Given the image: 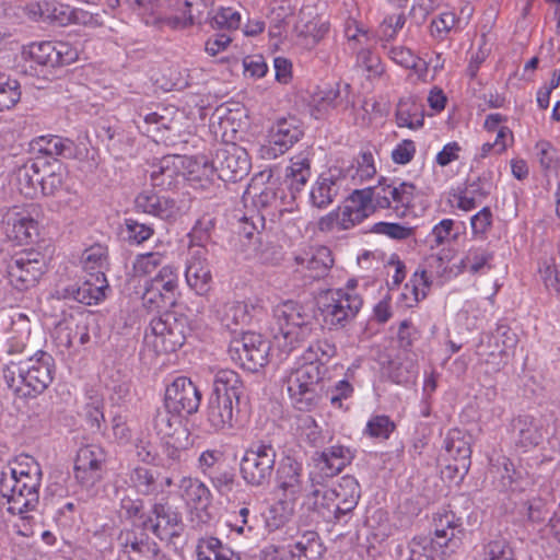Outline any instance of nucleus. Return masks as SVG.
Instances as JSON below:
<instances>
[{"label": "nucleus", "mask_w": 560, "mask_h": 560, "mask_svg": "<svg viewBox=\"0 0 560 560\" xmlns=\"http://www.w3.org/2000/svg\"><path fill=\"white\" fill-rule=\"evenodd\" d=\"M346 176L340 167L332 166L322 172L310 191L311 203L319 209L327 208L338 196Z\"/></svg>", "instance_id": "b1692460"}, {"label": "nucleus", "mask_w": 560, "mask_h": 560, "mask_svg": "<svg viewBox=\"0 0 560 560\" xmlns=\"http://www.w3.org/2000/svg\"><path fill=\"white\" fill-rule=\"evenodd\" d=\"M303 466L293 457H284L279 463L276 486L282 497L298 500L303 492Z\"/></svg>", "instance_id": "bb28decb"}, {"label": "nucleus", "mask_w": 560, "mask_h": 560, "mask_svg": "<svg viewBox=\"0 0 560 560\" xmlns=\"http://www.w3.org/2000/svg\"><path fill=\"white\" fill-rule=\"evenodd\" d=\"M243 394V382L236 372L221 369L214 373L207 409V421L213 430L225 431L235 427Z\"/></svg>", "instance_id": "7ed1b4c3"}, {"label": "nucleus", "mask_w": 560, "mask_h": 560, "mask_svg": "<svg viewBox=\"0 0 560 560\" xmlns=\"http://www.w3.org/2000/svg\"><path fill=\"white\" fill-rule=\"evenodd\" d=\"M311 176V152L304 150L293 155L287 167V177L291 180V187L300 190Z\"/></svg>", "instance_id": "49530a36"}, {"label": "nucleus", "mask_w": 560, "mask_h": 560, "mask_svg": "<svg viewBox=\"0 0 560 560\" xmlns=\"http://www.w3.org/2000/svg\"><path fill=\"white\" fill-rule=\"evenodd\" d=\"M357 66L366 73L369 79L381 78L385 72V67L380 56L368 48H362L358 51Z\"/></svg>", "instance_id": "0e129e2a"}, {"label": "nucleus", "mask_w": 560, "mask_h": 560, "mask_svg": "<svg viewBox=\"0 0 560 560\" xmlns=\"http://www.w3.org/2000/svg\"><path fill=\"white\" fill-rule=\"evenodd\" d=\"M18 188L27 198L40 192V167L37 162L25 163L16 171Z\"/></svg>", "instance_id": "c03bdc74"}, {"label": "nucleus", "mask_w": 560, "mask_h": 560, "mask_svg": "<svg viewBox=\"0 0 560 560\" xmlns=\"http://www.w3.org/2000/svg\"><path fill=\"white\" fill-rule=\"evenodd\" d=\"M162 440L155 466L173 470L179 469L180 464L185 460V442L187 440H179V442H176V438Z\"/></svg>", "instance_id": "37998d69"}, {"label": "nucleus", "mask_w": 560, "mask_h": 560, "mask_svg": "<svg viewBox=\"0 0 560 560\" xmlns=\"http://www.w3.org/2000/svg\"><path fill=\"white\" fill-rule=\"evenodd\" d=\"M269 350V342L261 335L252 331L234 338L229 346L231 360L252 372L267 364Z\"/></svg>", "instance_id": "ddd939ff"}, {"label": "nucleus", "mask_w": 560, "mask_h": 560, "mask_svg": "<svg viewBox=\"0 0 560 560\" xmlns=\"http://www.w3.org/2000/svg\"><path fill=\"white\" fill-rule=\"evenodd\" d=\"M381 209L376 205L374 187L354 190L337 209L322 217L318 230L332 232L349 230Z\"/></svg>", "instance_id": "39448f33"}, {"label": "nucleus", "mask_w": 560, "mask_h": 560, "mask_svg": "<svg viewBox=\"0 0 560 560\" xmlns=\"http://www.w3.org/2000/svg\"><path fill=\"white\" fill-rule=\"evenodd\" d=\"M106 290H108V282L105 276H86L82 284L67 289L66 296L82 304L92 305L105 298Z\"/></svg>", "instance_id": "473e14b6"}, {"label": "nucleus", "mask_w": 560, "mask_h": 560, "mask_svg": "<svg viewBox=\"0 0 560 560\" xmlns=\"http://www.w3.org/2000/svg\"><path fill=\"white\" fill-rule=\"evenodd\" d=\"M201 402V394L197 386L187 377L175 378L165 389L164 407L182 415L197 412Z\"/></svg>", "instance_id": "4be33fe9"}, {"label": "nucleus", "mask_w": 560, "mask_h": 560, "mask_svg": "<svg viewBox=\"0 0 560 560\" xmlns=\"http://www.w3.org/2000/svg\"><path fill=\"white\" fill-rule=\"evenodd\" d=\"M208 249L198 247L189 252L185 278L188 287L197 294L203 295L209 292L212 283V273L208 262Z\"/></svg>", "instance_id": "393cba45"}, {"label": "nucleus", "mask_w": 560, "mask_h": 560, "mask_svg": "<svg viewBox=\"0 0 560 560\" xmlns=\"http://www.w3.org/2000/svg\"><path fill=\"white\" fill-rule=\"evenodd\" d=\"M45 271V257L35 250L15 254L8 265L9 280L21 291L33 288Z\"/></svg>", "instance_id": "4468645a"}, {"label": "nucleus", "mask_w": 560, "mask_h": 560, "mask_svg": "<svg viewBox=\"0 0 560 560\" xmlns=\"http://www.w3.org/2000/svg\"><path fill=\"white\" fill-rule=\"evenodd\" d=\"M386 54L396 65L405 69H412L419 78H424L428 63L416 56L411 49L405 46H390Z\"/></svg>", "instance_id": "603ef678"}, {"label": "nucleus", "mask_w": 560, "mask_h": 560, "mask_svg": "<svg viewBox=\"0 0 560 560\" xmlns=\"http://www.w3.org/2000/svg\"><path fill=\"white\" fill-rule=\"evenodd\" d=\"M329 22L313 14L311 9H302L295 30L300 36L311 39L313 44H317L329 32Z\"/></svg>", "instance_id": "ea45409f"}, {"label": "nucleus", "mask_w": 560, "mask_h": 560, "mask_svg": "<svg viewBox=\"0 0 560 560\" xmlns=\"http://www.w3.org/2000/svg\"><path fill=\"white\" fill-rule=\"evenodd\" d=\"M349 172L355 184H361L371 179L376 174L373 154L370 152H363L360 154Z\"/></svg>", "instance_id": "69168bd1"}, {"label": "nucleus", "mask_w": 560, "mask_h": 560, "mask_svg": "<svg viewBox=\"0 0 560 560\" xmlns=\"http://www.w3.org/2000/svg\"><path fill=\"white\" fill-rule=\"evenodd\" d=\"M118 542L122 552L130 556L131 552L147 555L155 551V542L138 538L136 533L130 529L121 530L118 536Z\"/></svg>", "instance_id": "4d7b16f0"}, {"label": "nucleus", "mask_w": 560, "mask_h": 560, "mask_svg": "<svg viewBox=\"0 0 560 560\" xmlns=\"http://www.w3.org/2000/svg\"><path fill=\"white\" fill-rule=\"evenodd\" d=\"M153 233V228L148 224L132 219L125 220L124 237L129 244H142L151 238Z\"/></svg>", "instance_id": "338daca9"}, {"label": "nucleus", "mask_w": 560, "mask_h": 560, "mask_svg": "<svg viewBox=\"0 0 560 560\" xmlns=\"http://www.w3.org/2000/svg\"><path fill=\"white\" fill-rule=\"evenodd\" d=\"M147 125V133L160 137L163 140L173 141L182 132L183 113L174 108H162L161 112H153L145 115L139 114Z\"/></svg>", "instance_id": "a878e982"}, {"label": "nucleus", "mask_w": 560, "mask_h": 560, "mask_svg": "<svg viewBox=\"0 0 560 560\" xmlns=\"http://www.w3.org/2000/svg\"><path fill=\"white\" fill-rule=\"evenodd\" d=\"M277 452L269 442L257 441L244 452L240 463L243 480L252 487H264L269 483L275 470Z\"/></svg>", "instance_id": "0eeeda50"}, {"label": "nucleus", "mask_w": 560, "mask_h": 560, "mask_svg": "<svg viewBox=\"0 0 560 560\" xmlns=\"http://www.w3.org/2000/svg\"><path fill=\"white\" fill-rule=\"evenodd\" d=\"M205 162L185 155L163 156L151 172L153 186L163 189H171L176 186L180 178L189 180H201L200 166Z\"/></svg>", "instance_id": "9b49d317"}, {"label": "nucleus", "mask_w": 560, "mask_h": 560, "mask_svg": "<svg viewBox=\"0 0 560 560\" xmlns=\"http://www.w3.org/2000/svg\"><path fill=\"white\" fill-rule=\"evenodd\" d=\"M478 560H515L513 549L505 540H493L487 544Z\"/></svg>", "instance_id": "774afa93"}, {"label": "nucleus", "mask_w": 560, "mask_h": 560, "mask_svg": "<svg viewBox=\"0 0 560 560\" xmlns=\"http://www.w3.org/2000/svg\"><path fill=\"white\" fill-rule=\"evenodd\" d=\"M517 342V335L509 326L500 324L487 336V349H482V341L477 353L486 363H493L500 370L501 365L508 363Z\"/></svg>", "instance_id": "412c9836"}, {"label": "nucleus", "mask_w": 560, "mask_h": 560, "mask_svg": "<svg viewBox=\"0 0 560 560\" xmlns=\"http://www.w3.org/2000/svg\"><path fill=\"white\" fill-rule=\"evenodd\" d=\"M515 443L524 448L539 444L542 439L539 425L532 416H520L512 422Z\"/></svg>", "instance_id": "a19ab883"}, {"label": "nucleus", "mask_w": 560, "mask_h": 560, "mask_svg": "<svg viewBox=\"0 0 560 560\" xmlns=\"http://www.w3.org/2000/svg\"><path fill=\"white\" fill-rule=\"evenodd\" d=\"M363 301L355 291L353 281L346 288L329 291L322 306L324 320L330 327H345L354 319L361 310Z\"/></svg>", "instance_id": "9d476101"}, {"label": "nucleus", "mask_w": 560, "mask_h": 560, "mask_svg": "<svg viewBox=\"0 0 560 560\" xmlns=\"http://www.w3.org/2000/svg\"><path fill=\"white\" fill-rule=\"evenodd\" d=\"M35 212V206L26 208L14 207L8 210L2 219L5 237L16 245L34 243L39 235L38 222L34 217Z\"/></svg>", "instance_id": "2eb2a0df"}, {"label": "nucleus", "mask_w": 560, "mask_h": 560, "mask_svg": "<svg viewBox=\"0 0 560 560\" xmlns=\"http://www.w3.org/2000/svg\"><path fill=\"white\" fill-rule=\"evenodd\" d=\"M335 495L334 490H330V488H315L307 495V503L327 522H346Z\"/></svg>", "instance_id": "2f4dec72"}, {"label": "nucleus", "mask_w": 560, "mask_h": 560, "mask_svg": "<svg viewBox=\"0 0 560 560\" xmlns=\"http://www.w3.org/2000/svg\"><path fill=\"white\" fill-rule=\"evenodd\" d=\"M199 162H205V165L200 166L201 179L208 180L217 175L223 182H237L250 170L247 151L235 143H226L218 149L211 164L205 158H199Z\"/></svg>", "instance_id": "423d86ee"}, {"label": "nucleus", "mask_w": 560, "mask_h": 560, "mask_svg": "<svg viewBox=\"0 0 560 560\" xmlns=\"http://www.w3.org/2000/svg\"><path fill=\"white\" fill-rule=\"evenodd\" d=\"M136 207L139 211L163 220H175L179 215V208L174 200L151 191L141 192L136 198Z\"/></svg>", "instance_id": "7c9ffc66"}, {"label": "nucleus", "mask_w": 560, "mask_h": 560, "mask_svg": "<svg viewBox=\"0 0 560 560\" xmlns=\"http://www.w3.org/2000/svg\"><path fill=\"white\" fill-rule=\"evenodd\" d=\"M354 456V450L339 443L315 452L312 460L319 479L312 477V480L319 483L325 479L337 476L351 464Z\"/></svg>", "instance_id": "5701e85b"}, {"label": "nucleus", "mask_w": 560, "mask_h": 560, "mask_svg": "<svg viewBox=\"0 0 560 560\" xmlns=\"http://www.w3.org/2000/svg\"><path fill=\"white\" fill-rule=\"evenodd\" d=\"M376 205L381 209H393L396 214L405 215L416 197V186L408 182L382 179L374 186Z\"/></svg>", "instance_id": "aec40b11"}, {"label": "nucleus", "mask_w": 560, "mask_h": 560, "mask_svg": "<svg viewBox=\"0 0 560 560\" xmlns=\"http://www.w3.org/2000/svg\"><path fill=\"white\" fill-rule=\"evenodd\" d=\"M129 3L142 13L154 18L153 23L160 26H167L172 30H184L195 23L194 15L184 10L182 14L174 13L177 0H129Z\"/></svg>", "instance_id": "6ab92c4d"}, {"label": "nucleus", "mask_w": 560, "mask_h": 560, "mask_svg": "<svg viewBox=\"0 0 560 560\" xmlns=\"http://www.w3.org/2000/svg\"><path fill=\"white\" fill-rule=\"evenodd\" d=\"M217 317L222 326L236 330L250 322V306L244 301H230L218 307Z\"/></svg>", "instance_id": "e433bc0d"}, {"label": "nucleus", "mask_w": 560, "mask_h": 560, "mask_svg": "<svg viewBox=\"0 0 560 560\" xmlns=\"http://www.w3.org/2000/svg\"><path fill=\"white\" fill-rule=\"evenodd\" d=\"M289 552L292 560H319L324 546L316 532L306 530L296 538Z\"/></svg>", "instance_id": "58836bf2"}, {"label": "nucleus", "mask_w": 560, "mask_h": 560, "mask_svg": "<svg viewBox=\"0 0 560 560\" xmlns=\"http://www.w3.org/2000/svg\"><path fill=\"white\" fill-rule=\"evenodd\" d=\"M23 55L26 59L42 66L55 67V60H57L54 42L32 43L23 49Z\"/></svg>", "instance_id": "13d9d810"}, {"label": "nucleus", "mask_w": 560, "mask_h": 560, "mask_svg": "<svg viewBox=\"0 0 560 560\" xmlns=\"http://www.w3.org/2000/svg\"><path fill=\"white\" fill-rule=\"evenodd\" d=\"M303 131L294 117L278 119L269 129L266 143L260 148L264 159L272 160L284 154L302 137Z\"/></svg>", "instance_id": "dca6fc26"}, {"label": "nucleus", "mask_w": 560, "mask_h": 560, "mask_svg": "<svg viewBox=\"0 0 560 560\" xmlns=\"http://www.w3.org/2000/svg\"><path fill=\"white\" fill-rule=\"evenodd\" d=\"M32 320L27 314L15 312L7 332L5 351L9 354H22L31 346Z\"/></svg>", "instance_id": "c756f323"}, {"label": "nucleus", "mask_w": 560, "mask_h": 560, "mask_svg": "<svg viewBox=\"0 0 560 560\" xmlns=\"http://www.w3.org/2000/svg\"><path fill=\"white\" fill-rule=\"evenodd\" d=\"M185 342V320L165 312L151 319L144 335V343L156 353L177 350Z\"/></svg>", "instance_id": "1a4fd4ad"}, {"label": "nucleus", "mask_w": 560, "mask_h": 560, "mask_svg": "<svg viewBox=\"0 0 560 560\" xmlns=\"http://www.w3.org/2000/svg\"><path fill=\"white\" fill-rule=\"evenodd\" d=\"M106 451L100 445H86L79 450L74 463V477L85 489H92L105 474Z\"/></svg>", "instance_id": "f3484780"}, {"label": "nucleus", "mask_w": 560, "mask_h": 560, "mask_svg": "<svg viewBox=\"0 0 560 560\" xmlns=\"http://www.w3.org/2000/svg\"><path fill=\"white\" fill-rule=\"evenodd\" d=\"M43 471L31 456H21L0 472V494L7 499L8 511L18 514L22 524H15L18 533L24 537L33 535L28 513L39 503V488Z\"/></svg>", "instance_id": "f257e3e1"}, {"label": "nucleus", "mask_w": 560, "mask_h": 560, "mask_svg": "<svg viewBox=\"0 0 560 560\" xmlns=\"http://www.w3.org/2000/svg\"><path fill=\"white\" fill-rule=\"evenodd\" d=\"M330 490H334L336 502L346 518L358 505L361 495L358 480L349 475L343 476Z\"/></svg>", "instance_id": "4c0bfd02"}, {"label": "nucleus", "mask_w": 560, "mask_h": 560, "mask_svg": "<svg viewBox=\"0 0 560 560\" xmlns=\"http://www.w3.org/2000/svg\"><path fill=\"white\" fill-rule=\"evenodd\" d=\"M423 112L420 104L412 98L400 100L396 108V122L399 127L418 129L423 126Z\"/></svg>", "instance_id": "8fccbe9b"}, {"label": "nucleus", "mask_w": 560, "mask_h": 560, "mask_svg": "<svg viewBox=\"0 0 560 560\" xmlns=\"http://www.w3.org/2000/svg\"><path fill=\"white\" fill-rule=\"evenodd\" d=\"M492 254L482 247H471L467 250L466 255L460 260V267L464 271L470 273L485 272L490 269V260Z\"/></svg>", "instance_id": "6e6d98bb"}, {"label": "nucleus", "mask_w": 560, "mask_h": 560, "mask_svg": "<svg viewBox=\"0 0 560 560\" xmlns=\"http://www.w3.org/2000/svg\"><path fill=\"white\" fill-rule=\"evenodd\" d=\"M434 536L432 541L439 548L441 560L451 557L463 546L465 529L460 518L453 512H444L434 517Z\"/></svg>", "instance_id": "a211bd4d"}, {"label": "nucleus", "mask_w": 560, "mask_h": 560, "mask_svg": "<svg viewBox=\"0 0 560 560\" xmlns=\"http://www.w3.org/2000/svg\"><path fill=\"white\" fill-rule=\"evenodd\" d=\"M295 501L282 497L266 513L265 523L269 530H277L288 524L294 515Z\"/></svg>", "instance_id": "09e8293b"}, {"label": "nucleus", "mask_w": 560, "mask_h": 560, "mask_svg": "<svg viewBox=\"0 0 560 560\" xmlns=\"http://www.w3.org/2000/svg\"><path fill=\"white\" fill-rule=\"evenodd\" d=\"M9 388L23 397H35L52 383L56 372L55 360L46 351L38 350L21 361H10L2 370Z\"/></svg>", "instance_id": "f03ea898"}, {"label": "nucleus", "mask_w": 560, "mask_h": 560, "mask_svg": "<svg viewBox=\"0 0 560 560\" xmlns=\"http://www.w3.org/2000/svg\"><path fill=\"white\" fill-rule=\"evenodd\" d=\"M130 486L140 494L150 495L158 492V483L153 472L144 467H136L129 474Z\"/></svg>", "instance_id": "bf43d9fd"}, {"label": "nucleus", "mask_w": 560, "mask_h": 560, "mask_svg": "<svg viewBox=\"0 0 560 560\" xmlns=\"http://www.w3.org/2000/svg\"><path fill=\"white\" fill-rule=\"evenodd\" d=\"M178 273L176 268L165 265L144 284L142 303L149 310L173 306L176 302Z\"/></svg>", "instance_id": "f8f14e48"}, {"label": "nucleus", "mask_w": 560, "mask_h": 560, "mask_svg": "<svg viewBox=\"0 0 560 560\" xmlns=\"http://www.w3.org/2000/svg\"><path fill=\"white\" fill-rule=\"evenodd\" d=\"M65 175V167L59 163L46 167L44 174H40V194L45 196L55 195L61 189Z\"/></svg>", "instance_id": "052dcab7"}, {"label": "nucleus", "mask_w": 560, "mask_h": 560, "mask_svg": "<svg viewBox=\"0 0 560 560\" xmlns=\"http://www.w3.org/2000/svg\"><path fill=\"white\" fill-rule=\"evenodd\" d=\"M445 451L456 464L454 469L466 474L470 467L471 448L469 440L459 430H452L445 439Z\"/></svg>", "instance_id": "f704fd0d"}, {"label": "nucleus", "mask_w": 560, "mask_h": 560, "mask_svg": "<svg viewBox=\"0 0 560 560\" xmlns=\"http://www.w3.org/2000/svg\"><path fill=\"white\" fill-rule=\"evenodd\" d=\"M533 153L544 174L558 173L560 168L559 150L549 140H538L534 145Z\"/></svg>", "instance_id": "de8ad7c7"}, {"label": "nucleus", "mask_w": 560, "mask_h": 560, "mask_svg": "<svg viewBox=\"0 0 560 560\" xmlns=\"http://www.w3.org/2000/svg\"><path fill=\"white\" fill-rule=\"evenodd\" d=\"M298 432L301 439L312 446H319L325 442L322 429L310 415H303L298 418Z\"/></svg>", "instance_id": "e2e57ef3"}, {"label": "nucleus", "mask_w": 560, "mask_h": 560, "mask_svg": "<svg viewBox=\"0 0 560 560\" xmlns=\"http://www.w3.org/2000/svg\"><path fill=\"white\" fill-rule=\"evenodd\" d=\"M81 265L86 276H105L108 269V250L101 244L86 248L81 256Z\"/></svg>", "instance_id": "a18cd8bd"}, {"label": "nucleus", "mask_w": 560, "mask_h": 560, "mask_svg": "<svg viewBox=\"0 0 560 560\" xmlns=\"http://www.w3.org/2000/svg\"><path fill=\"white\" fill-rule=\"evenodd\" d=\"M152 514L154 521L150 518L151 529L161 540H171L182 534L183 523L178 512L167 505L156 503L153 505Z\"/></svg>", "instance_id": "c85d7f7f"}, {"label": "nucleus", "mask_w": 560, "mask_h": 560, "mask_svg": "<svg viewBox=\"0 0 560 560\" xmlns=\"http://www.w3.org/2000/svg\"><path fill=\"white\" fill-rule=\"evenodd\" d=\"M317 108L319 110L328 112L329 109H336L338 112H352L354 113V95L350 91V86L345 84L341 86L329 88L318 93Z\"/></svg>", "instance_id": "72a5a7b5"}, {"label": "nucleus", "mask_w": 560, "mask_h": 560, "mask_svg": "<svg viewBox=\"0 0 560 560\" xmlns=\"http://www.w3.org/2000/svg\"><path fill=\"white\" fill-rule=\"evenodd\" d=\"M296 364L285 376L287 389L296 409L311 410L317 405L315 387L324 373L319 365L306 364L301 360Z\"/></svg>", "instance_id": "6e6552de"}, {"label": "nucleus", "mask_w": 560, "mask_h": 560, "mask_svg": "<svg viewBox=\"0 0 560 560\" xmlns=\"http://www.w3.org/2000/svg\"><path fill=\"white\" fill-rule=\"evenodd\" d=\"M296 270L310 279L324 277L334 264L331 253L326 246L300 250L294 256Z\"/></svg>", "instance_id": "cd10ccee"}, {"label": "nucleus", "mask_w": 560, "mask_h": 560, "mask_svg": "<svg viewBox=\"0 0 560 560\" xmlns=\"http://www.w3.org/2000/svg\"><path fill=\"white\" fill-rule=\"evenodd\" d=\"M196 552L198 560H238L233 551L224 547L215 537L199 539Z\"/></svg>", "instance_id": "864d4df0"}, {"label": "nucleus", "mask_w": 560, "mask_h": 560, "mask_svg": "<svg viewBox=\"0 0 560 560\" xmlns=\"http://www.w3.org/2000/svg\"><path fill=\"white\" fill-rule=\"evenodd\" d=\"M315 325V316L307 307L285 301L273 308L270 332L277 347L289 353L313 334Z\"/></svg>", "instance_id": "20e7f679"}, {"label": "nucleus", "mask_w": 560, "mask_h": 560, "mask_svg": "<svg viewBox=\"0 0 560 560\" xmlns=\"http://www.w3.org/2000/svg\"><path fill=\"white\" fill-rule=\"evenodd\" d=\"M180 495L186 503L195 509H205L210 504L209 488L198 479L184 477L179 483Z\"/></svg>", "instance_id": "79ce46f5"}, {"label": "nucleus", "mask_w": 560, "mask_h": 560, "mask_svg": "<svg viewBox=\"0 0 560 560\" xmlns=\"http://www.w3.org/2000/svg\"><path fill=\"white\" fill-rule=\"evenodd\" d=\"M409 560H441L439 548L429 537H415L409 542Z\"/></svg>", "instance_id": "680f3d73"}, {"label": "nucleus", "mask_w": 560, "mask_h": 560, "mask_svg": "<svg viewBox=\"0 0 560 560\" xmlns=\"http://www.w3.org/2000/svg\"><path fill=\"white\" fill-rule=\"evenodd\" d=\"M337 353L335 343L327 339L316 340L305 349L301 357V361L306 364L319 365L322 373L325 370V363H327Z\"/></svg>", "instance_id": "3c124183"}, {"label": "nucleus", "mask_w": 560, "mask_h": 560, "mask_svg": "<svg viewBox=\"0 0 560 560\" xmlns=\"http://www.w3.org/2000/svg\"><path fill=\"white\" fill-rule=\"evenodd\" d=\"M38 152L48 156L70 158L73 154V142L59 136H43L35 140Z\"/></svg>", "instance_id": "5fc2aeb1"}, {"label": "nucleus", "mask_w": 560, "mask_h": 560, "mask_svg": "<svg viewBox=\"0 0 560 560\" xmlns=\"http://www.w3.org/2000/svg\"><path fill=\"white\" fill-rule=\"evenodd\" d=\"M184 415L179 412L170 411L164 407L163 410L158 411L154 418V428L162 439H174L176 442L179 440H188V431L183 424Z\"/></svg>", "instance_id": "c9c22d12"}]
</instances>
